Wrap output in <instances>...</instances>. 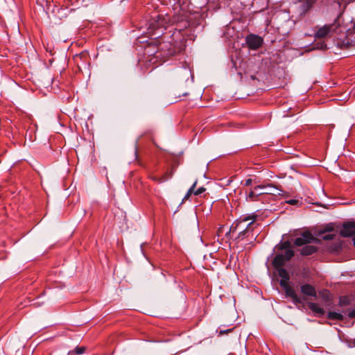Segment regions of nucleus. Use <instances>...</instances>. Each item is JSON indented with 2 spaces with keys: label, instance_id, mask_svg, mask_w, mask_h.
I'll return each mask as SVG.
<instances>
[{
  "label": "nucleus",
  "instance_id": "1",
  "mask_svg": "<svg viewBox=\"0 0 355 355\" xmlns=\"http://www.w3.org/2000/svg\"><path fill=\"white\" fill-rule=\"evenodd\" d=\"M257 217L256 214L241 217L232 223L227 234L239 231L235 240L239 242L245 239L249 243H252L258 236L257 232L255 231L258 226V224L255 223Z\"/></svg>",
  "mask_w": 355,
  "mask_h": 355
},
{
  "label": "nucleus",
  "instance_id": "2",
  "mask_svg": "<svg viewBox=\"0 0 355 355\" xmlns=\"http://www.w3.org/2000/svg\"><path fill=\"white\" fill-rule=\"evenodd\" d=\"M277 271L278 275L281 277L279 284L284 290L286 296L291 298L292 302L295 304L302 303L301 297L297 295L294 288L288 284V281L290 279L288 272L284 268H278L277 269Z\"/></svg>",
  "mask_w": 355,
  "mask_h": 355
},
{
  "label": "nucleus",
  "instance_id": "3",
  "mask_svg": "<svg viewBox=\"0 0 355 355\" xmlns=\"http://www.w3.org/2000/svg\"><path fill=\"white\" fill-rule=\"evenodd\" d=\"M343 12L338 15L337 18L334 20L333 24L329 25H324L320 28L315 33V37L318 39H322L327 36H331L332 34L336 31L340 26L338 21L340 17L342 16Z\"/></svg>",
  "mask_w": 355,
  "mask_h": 355
},
{
  "label": "nucleus",
  "instance_id": "4",
  "mask_svg": "<svg viewBox=\"0 0 355 355\" xmlns=\"http://www.w3.org/2000/svg\"><path fill=\"white\" fill-rule=\"evenodd\" d=\"M168 20L169 19L168 17L158 15L150 19L149 29L153 31L162 29L163 28H165Z\"/></svg>",
  "mask_w": 355,
  "mask_h": 355
},
{
  "label": "nucleus",
  "instance_id": "5",
  "mask_svg": "<svg viewBox=\"0 0 355 355\" xmlns=\"http://www.w3.org/2000/svg\"><path fill=\"white\" fill-rule=\"evenodd\" d=\"M245 42L250 49L257 50L262 46L263 40L257 35L250 34L245 37Z\"/></svg>",
  "mask_w": 355,
  "mask_h": 355
},
{
  "label": "nucleus",
  "instance_id": "6",
  "mask_svg": "<svg viewBox=\"0 0 355 355\" xmlns=\"http://www.w3.org/2000/svg\"><path fill=\"white\" fill-rule=\"evenodd\" d=\"M322 0H302L300 1V11L301 15H305L315 6H320Z\"/></svg>",
  "mask_w": 355,
  "mask_h": 355
},
{
  "label": "nucleus",
  "instance_id": "7",
  "mask_svg": "<svg viewBox=\"0 0 355 355\" xmlns=\"http://www.w3.org/2000/svg\"><path fill=\"white\" fill-rule=\"evenodd\" d=\"M315 240V238L312 235V234L309 231H306L301 234V236L295 239L294 244L297 246H302L304 245L311 243Z\"/></svg>",
  "mask_w": 355,
  "mask_h": 355
},
{
  "label": "nucleus",
  "instance_id": "8",
  "mask_svg": "<svg viewBox=\"0 0 355 355\" xmlns=\"http://www.w3.org/2000/svg\"><path fill=\"white\" fill-rule=\"evenodd\" d=\"M340 234L343 237H349L355 235V220L344 223L340 231Z\"/></svg>",
  "mask_w": 355,
  "mask_h": 355
},
{
  "label": "nucleus",
  "instance_id": "9",
  "mask_svg": "<svg viewBox=\"0 0 355 355\" xmlns=\"http://www.w3.org/2000/svg\"><path fill=\"white\" fill-rule=\"evenodd\" d=\"M301 293L310 297H316L317 293L315 287L309 284H304L300 286Z\"/></svg>",
  "mask_w": 355,
  "mask_h": 355
},
{
  "label": "nucleus",
  "instance_id": "10",
  "mask_svg": "<svg viewBox=\"0 0 355 355\" xmlns=\"http://www.w3.org/2000/svg\"><path fill=\"white\" fill-rule=\"evenodd\" d=\"M286 261V260L284 259V255L283 254H278L274 257L272 260V265L276 270L278 268H283Z\"/></svg>",
  "mask_w": 355,
  "mask_h": 355
},
{
  "label": "nucleus",
  "instance_id": "11",
  "mask_svg": "<svg viewBox=\"0 0 355 355\" xmlns=\"http://www.w3.org/2000/svg\"><path fill=\"white\" fill-rule=\"evenodd\" d=\"M347 44L349 46H355V24L352 28H349L347 32Z\"/></svg>",
  "mask_w": 355,
  "mask_h": 355
},
{
  "label": "nucleus",
  "instance_id": "12",
  "mask_svg": "<svg viewBox=\"0 0 355 355\" xmlns=\"http://www.w3.org/2000/svg\"><path fill=\"white\" fill-rule=\"evenodd\" d=\"M265 193H256L254 190H250V192L246 195V200L248 202H254L260 200L261 197Z\"/></svg>",
  "mask_w": 355,
  "mask_h": 355
},
{
  "label": "nucleus",
  "instance_id": "13",
  "mask_svg": "<svg viewBox=\"0 0 355 355\" xmlns=\"http://www.w3.org/2000/svg\"><path fill=\"white\" fill-rule=\"evenodd\" d=\"M317 247L314 245H306L301 250V254L303 256L311 255L317 251Z\"/></svg>",
  "mask_w": 355,
  "mask_h": 355
},
{
  "label": "nucleus",
  "instance_id": "14",
  "mask_svg": "<svg viewBox=\"0 0 355 355\" xmlns=\"http://www.w3.org/2000/svg\"><path fill=\"white\" fill-rule=\"evenodd\" d=\"M309 308L315 313L322 315L324 314V310L323 308L320 307L318 304L314 302H309L308 303Z\"/></svg>",
  "mask_w": 355,
  "mask_h": 355
},
{
  "label": "nucleus",
  "instance_id": "15",
  "mask_svg": "<svg viewBox=\"0 0 355 355\" xmlns=\"http://www.w3.org/2000/svg\"><path fill=\"white\" fill-rule=\"evenodd\" d=\"M172 176H173V170H171L170 171L168 176H162V177L152 176L151 179L157 183H161V182H164L168 180V179L171 178Z\"/></svg>",
  "mask_w": 355,
  "mask_h": 355
},
{
  "label": "nucleus",
  "instance_id": "16",
  "mask_svg": "<svg viewBox=\"0 0 355 355\" xmlns=\"http://www.w3.org/2000/svg\"><path fill=\"white\" fill-rule=\"evenodd\" d=\"M327 318L330 320H343V315L335 311H329L327 315Z\"/></svg>",
  "mask_w": 355,
  "mask_h": 355
},
{
  "label": "nucleus",
  "instance_id": "17",
  "mask_svg": "<svg viewBox=\"0 0 355 355\" xmlns=\"http://www.w3.org/2000/svg\"><path fill=\"white\" fill-rule=\"evenodd\" d=\"M234 327L230 328V329H225L224 325H220L218 329L216 330V332L218 333L219 336H223L225 334H227L230 332H232L234 330Z\"/></svg>",
  "mask_w": 355,
  "mask_h": 355
},
{
  "label": "nucleus",
  "instance_id": "18",
  "mask_svg": "<svg viewBox=\"0 0 355 355\" xmlns=\"http://www.w3.org/2000/svg\"><path fill=\"white\" fill-rule=\"evenodd\" d=\"M197 180L194 182V183L192 184V186L189 189L188 191L187 192L186 195L184 196L183 198V201L188 200L190 196L194 193L197 185Z\"/></svg>",
  "mask_w": 355,
  "mask_h": 355
},
{
  "label": "nucleus",
  "instance_id": "19",
  "mask_svg": "<svg viewBox=\"0 0 355 355\" xmlns=\"http://www.w3.org/2000/svg\"><path fill=\"white\" fill-rule=\"evenodd\" d=\"M283 254L284 255V259L286 261H289L294 256V251L291 249H288V250H285L284 254Z\"/></svg>",
  "mask_w": 355,
  "mask_h": 355
},
{
  "label": "nucleus",
  "instance_id": "20",
  "mask_svg": "<svg viewBox=\"0 0 355 355\" xmlns=\"http://www.w3.org/2000/svg\"><path fill=\"white\" fill-rule=\"evenodd\" d=\"M279 249L282 250H286L291 249L290 241H284L283 243H282L280 245Z\"/></svg>",
  "mask_w": 355,
  "mask_h": 355
},
{
  "label": "nucleus",
  "instance_id": "21",
  "mask_svg": "<svg viewBox=\"0 0 355 355\" xmlns=\"http://www.w3.org/2000/svg\"><path fill=\"white\" fill-rule=\"evenodd\" d=\"M267 187H275V188H277L275 186H273L272 184H268L267 185L266 184H259V185H257L256 187H254V191H257L258 189H264Z\"/></svg>",
  "mask_w": 355,
  "mask_h": 355
},
{
  "label": "nucleus",
  "instance_id": "22",
  "mask_svg": "<svg viewBox=\"0 0 355 355\" xmlns=\"http://www.w3.org/2000/svg\"><path fill=\"white\" fill-rule=\"evenodd\" d=\"M205 190H206L205 188H204L203 187H201L198 188V189H196L193 194L195 196L200 195L201 193L205 192Z\"/></svg>",
  "mask_w": 355,
  "mask_h": 355
},
{
  "label": "nucleus",
  "instance_id": "23",
  "mask_svg": "<svg viewBox=\"0 0 355 355\" xmlns=\"http://www.w3.org/2000/svg\"><path fill=\"white\" fill-rule=\"evenodd\" d=\"M85 348L84 347H76V352L78 354H82L84 353Z\"/></svg>",
  "mask_w": 355,
  "mask_h": 355
},
{
  "label": "nucleus",
  "instance_id": "24",
  "mask_svg": "<svg viewBox=\"0 0 355 355\" xmlns=\"http://www.w3.org/2000/svg\"><path fill=\"white\" fill-rule=\"evenodd\" d=\"M334 239V234H327L323 236V239L325 241H330Z\"/></svg>",
  "mask_w": 355,
  "mask_h": 355
},
{
  "label": "nucleus",
  "instance_id": "25",
  "mask_svg": "<svg viewBox=\"0 0 355 355\" xmlns=\"http://www.w3.org/2000/svg\"><path fill=\"white\" fill-rule=\"evenodd\" d=\"M348 316L350 318H355V309L349 311Z\"/></svg>",
  "mask_w": 355,
  "mask_h": 355
},
{
  "label": "nucleus",
  "instance_id": "26",
  "mask_svg": "<svg viewBox=\"0 0 355 355\" xmlns=\"http://www.w3.org/2000/svg\"><path fill=\"white\" fill-rule=\"evenodd\" d=\"M297 202H298V200H294V199L287 201V203H288L289 205H296Z\"/></svg>",
  "mask_w": 355,
  "mask_h": 355
},
{
  "label": "nucleus",
  "instance_id": "27",
  "mask_svg": "<svg viewBox=\"0 0 355 355\" xmlns=\"http://www.w3.org/2000/svg\"><path fill=\"white\" fill-rule=\"evenodd\" d=\"M252 179H250V178H248V179H247V180H245V184H245V186H250V185L252 184Z\"/></svg>",
  "mask_w": 355,
  "mask_h": 355
},
{
  "label": "nucleus",
  "instance_id": "28",
  "mask_svg": "<svg viewBox=\"0 0 355 355\" xmlns=\"http://www.w3.org/2000/svg\"><path fill=\"white\" fill-rule=\"evenodd\" d=\"M173 170V173H174V168L171 167L170 169L167 170L166 173L162 176H168L170 171Z\"/></svg>",
  "mask_w": 355,
  "mask_h": 355
},
{
  "label": "nucleus",
  "instance_id": "29",
  "mask_svg": "<svg viewBox=\"0 0 355 355\" xmlns=\"http://www.w3.org/2000/svg\"><path fill=\"white\" fill-rule=\"evenodd\" d=\"M333 230L332 227H327L324 230V232H331Z\"/></svg>",
  "mask_w": 355,
  "mask_h": 355
},
{
  "label": "nucleus",
  "instance_id": "30",
  "mask_svg": "<svg viewBox=\"0 0 355 355\" xmlns=\"http://www.w3.org/2000/svg\"><path fill=\"white\" fill-rule=\"evenodd\" d=\"M85 55H86L85 53H81L79 55H76V58H78V57L81 58L82 56H85Z\"/></svg>",
  "mask_w": 355,
  "mask_h": 355
},
{
  "label": "nucleus",
  "instance_id": "31",
  "mask_svg": "<svg viewBox=\"0 0 355 355\" xmlns=\"http://www.w3.org/2000/svg\"><path fill=\"white\" fill-rule=\"evenodd\" d=\"M345 8H346V6H344L343 9H345ZM343 12H344V10H340V12H339V14H340V12H343Z\"/></svg>",
  "mask_w": 355,
  "mask_h": 355
},
{
  "label": "nucleus",
  "instance_id": "32",
  "mask_svg": "<svg viewBox=\"0 0 355 355\" xmlns=\"http://www.w3.org/2000/svg\"><path fill=\"white\" fill-rule=\"evenodd\" d=\"M345 8H346V6H344L343 9H345ZM343 12H344V10H340V12H339V14H340V12H343Z\"/></svg>",
  "mask_w": 355,
  "mask_h": 355
},
{
  "label": "nucleus",
  "instance_id": "33",
  "mask_svg": "<svg viewBox=\"0 0 355 355\" xmlns=\"http://www.w3.org/2000/svg\"><path fill=\"white\" fill-rule=\"evenodd\" d=\"M353 243H354V245L355 246V236L353 238Z\"/></svg>",
  "mask_w": 355,
  "mask_h": 355
},
{
  "label": "nucleus",
  "instance_id": "34",
  "mask_svg": "<svg viewBox=\"0 0 355 355\" xmlns=\"http://www.w3.org/2000/svg\"><path fill=\"white\" fill-rule=\"evenodd\" d=\"M338 6H339V7H340V6H341V4H340V2H338Z\"/></svg>",
  "mask_w": 355,
  "mask_h": 355
}]
</instances>
